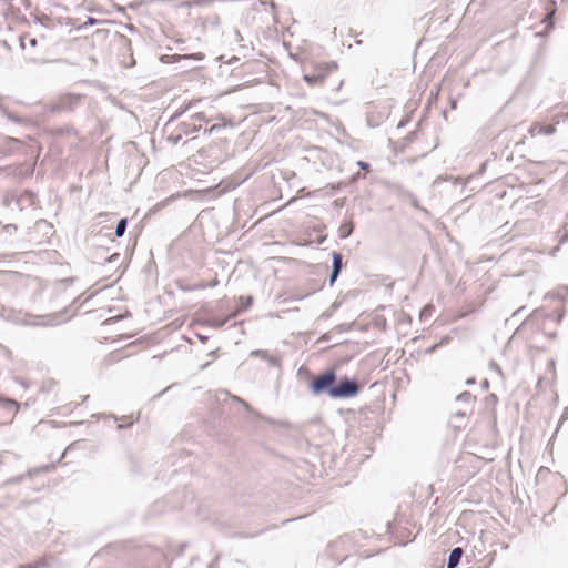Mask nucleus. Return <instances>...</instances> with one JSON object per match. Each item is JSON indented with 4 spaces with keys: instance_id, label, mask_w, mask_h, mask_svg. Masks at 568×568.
<instances>
[{
    "instance_id": "obj_1",
    "label": "nucleus",
    "mask_w": 568,
    "mask_h": 568,
    "mask_svg": "<svg viewBox=\"0 0 568 568\" xmlns=\"http://www.w3.org/2000/svg\"><path fill=\"white\" fill-rule=\"evenodd\" d=\"M207 122L209 120L203 112L192 114L189 119L180 122L174 128L170 125L172 130L166 139L170 143L178 144L184 136L199 132Z\"/></svg>"
},
{
    "instance_id": "obj_2",
    "label": "nucleus",
    "mask_w": 568,
    "mask_h": 568,
    "mask_svg": "<svg viewBox=\"0 0 568 568\" xmlns=\"http://www.w3.org/2000/svg\"><path fill=\"white\" fill-rule=\"evenodd\" d=\"M335 69V64L321 62L314 64V71L304 74V81L310 85H318L325 82L329 73Z\"/></svg>"
},
{
    "instance_id": "obj_3",
    "label": "nucleus",
    "mask_w": 568,
    "mask_h": 568,
    "mask_svg": "<svg viewBox=\"0 0 568 568\" xmlns=\"http://www.w3.org/2000/svg\"><path fill=\"white\" fill-rule=\"evenodd\" d=\"M336 375L333 371L325 372L324 374L318 375L314 378L311 384V389L314 394H320L322 392H328L333 387L335 383Z\"/></svg>"
},
{
    "instance_id": "obj_4",
    "label": "nucleus",
    "mask_w": 568,
    "mask_h": 568,
    "mask_svg": "<svg viewBox=\"0 0 568 568\" xmlns=\"http://www.w3.org/2000/svg\"><path fill=\"white\" fill-rule=\"evenodd\" d=\"M358 393V386L353 381H342L337 387L329 389V395L335 398L351 397Z\"/></svg>"
},
{
    "instance_id": "obj_5",
    "label": "nucleus",
    "mask_w": 568,
    "mask_h": 568,
    "mask_svg": "<svg viewBox=\"0 0 568 568\" xmlns=\"http://www.w3.org/2000/svg\"><path fill=\"white\" fill-rule=\"evenodd\" d=\"M20 45L22 50L26 51L28 58L31 61H37L40 59V53L37 52L34 49L38 45V39L32 36L30 32H26L21 34L20 37Z\"/></svg>"
},
{
    "instance_id": "obj_6",
    "label": "nucleus",
    "mask_w": 568,
    "mask_h": 568,
    "mask_svg": "<svg viewBox=\"0 0 568 568\" xmlns=\"http://www.w3.org/2000/svg\"><path fill=\"white\" fill-rule=\"evenodd\" d=\"M528 132L532 138L538 135H550L556 132V126L555 124L535 122L531 124Z\"/></svg>"
},
{
    "instance_id": "obj_7",
    "label": "nucleus",
    "mask_w": 568,
    "mask_h": 568,
    "mask_svg": "<svg viewBox=\"0 0 568 568\" xmlns=\"http://www.w3.org/2000/svg\"><path fill=\"white\" fill-rule=\"evenodd\" d=\"M342 267V255L337 252L333 253V272L331 282H334L336 277L338 276Z\"/></svg>"
},
{
    "instance_id": "obj_8",
    "label": "nucleus",
    "mask_w": 568,
    "mask_h": 568,
    "mask_svg": "<svg viewBox=\"0 0 568 568\" xmlns=\"http://www.w3.org/2000/svg\"><path fill=\"white\" fill-rule=\"evenodd\" d=\"M463 555L462 548H455L449 555L447 568H455L460 561Z\"/></svg>"
},
{
    "instance_id": "obj_9",
    "label": "nucleus",
    "mask_w": 568,
    "mask_h": 568,
    "mask_svg": "<svg viewBox=\"0 0 568 568\" xmlns=\"http://www.w3.org/2000/svg\"><path fill=\"white\" fill-rule=\"evenodd\" d=\"M227 125H231V121H227L225 118H221L217 123H214L209 129H206L205 133L212 134L213 132L224 129Z\"/></svg>"
},
{
    "instance_id": "obj_10",
    "label": "nucleus",
    "mask_w": 568,
    "mask_h": 568,
    "mask_svg": "<svg viewBox=\"0 0 568 568\" xmlns=\"http://www.w3.org/2000/svg\"><path fill=\"white\" fill-rule=\"evenodd\" d=\"M125 227H126V220L121 219L115 229V234L118 237H121L124 234Z\"/></svg>"
},
{
    "instance_id": "obj_11",
    "label": "nucleus",
    "mask_w": 568,
    "mask_h": 568,
    "mask_svg": "<svg viewBox=\"0 0 568 568\" xmlns=\"http://www.w3.org/2000/svg\"><path fill=\"white\" fill-rule=\"evenodd\" d=\"M358 165H359L362 169H364V170H368V169H369V164H368V163H366V162H363V161H359V162H358Z\"/></svg>"
}]
</instances>
